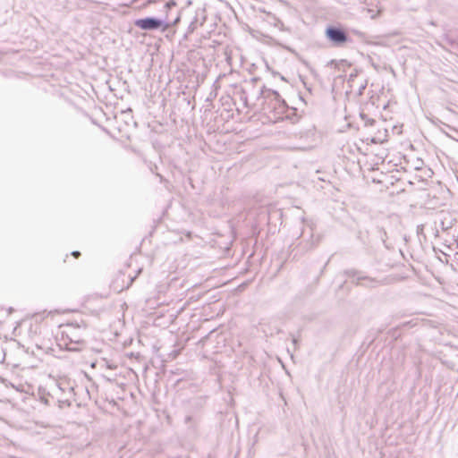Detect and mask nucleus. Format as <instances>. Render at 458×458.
<instances>
[{"mask_svg": "<svg viewBox=\"0 0 458 458\" xmlns=\"http://www.w3.org/2000/svg\"><path fill=\"white\" fill-rule=\"evenodd\" d=\"M71 255H72V257H74L75 259H78V258L81 256V252H80V251H77V250H76V251H72V252L71 253Z\"/></svg>", "mask_w": 458, "mask_h": 458, "instance_id": "20e7f679", "label": "nucleus"}, {"mask_svg": "<svg viewBox=\"0 0 458 458\" xmlns=\"http://www.w3.org/2000/svg\"><path fill=\"white\" fill-rule=\"evenodd\" d=\"M122 277H123L122 275H118V276H116V277H115L114 281V288L118 292H121V291H123L124 289H127L131 284V283H132V278L131 277H128L125 284L122 285V286H119L117 284V283H118L119 280L122 279Z\"/></svg>", "mask_w": 458, "mask_h": 458, "instance_id": "7ed1b4c3", "label": "nucleus"}, {"mask_svg": "<svg viewBox=\"0 0 458 458\" xmlns=\"http://www.w3.org/2000/svg\"><path fill=\"white\" fill-rule=\"evenodd\" d=\"M135 26L141 30H156L161 26V21L154 18L139 19L135 21Z\"/></svg>", "mask_w": 458, "mask_h": 458, "instance_id": "f03ea898", "label": "nucleus"}, {"mask_svg": "<svg viewBox=\"0 0 458 458\" xmlns=\"http://www.w3.org/2000/svg\"><path fill=\"white\" fill-rule=\"evenodd\" d=\"M325 33L327 38L335 45H342L347 40L345 33L339 29L327 28Z\"/></svg>", "mask_w": 458, "mask_h": 458, "instance_id": "f257e3e1", "label": "nucleus"}]
</instances>
